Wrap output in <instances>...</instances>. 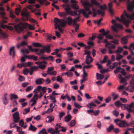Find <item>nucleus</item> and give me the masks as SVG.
Here are the masks:
<instances>
[{
	"label": "nucleus",
	"mask_w": 134,
	"mask_h": 134,
	"mask_svg": "<svg viewBox=\"0 0 134 134\" xmlns=\"http://www.w3.org/2000/svg\"><path fill=\"white\" fill-rule=\"evenodd\" d=\"M72 8L74 10H77L79 9V6L75 3H72L71 4Z\"/></svg>",
	"instance_id": "nucleus-24"
},
{
	"label": "nucleus",
	"mask_w": 134,
	"mask_h": 134,
	"mask_svg": "<svg viewBox=\"0 0 134 134\" xmlns=\"http://www.w3.org/2000/svg\"><path fill=\"white\" fill-rule=\"evenodd\" d=\"M99 8L101 10H104L107 8V7L105 4H104L103 5H100Z\"/></svg>",
	"instance_id": "nucleus-49"
},
{
	"label": "nucleus",
	"mask_w": 134,
	"mask_h": 134,
	"mask_svg": "<svg viewBox=\"0 0 134 134\" xmlns=\"http://www.w3.org/2000/svg\"><path fill=\"white\" fill-rule=\"evenodd\" d=\"M116 60L118 61L123 57V56L120 54H118L116 56Z\"/></svg>",
	"instance_id": "nucleus-57"
},
{
	"label": "nucleus",
	"mask_w": 134,
	"mask_h": 134,
	"mask_svg": "<svg viewBox=\"0 0 134 134\" xmlns=\"http://www.w3.org/2000/svg\"><path fill=\"white\" fill-rule=\"evenodd\" d=\"M100 113V111L99 110H96L93 111V113L94 115L95 116L97 115Z\"/></svg>",
	"instance_id": "nucleus-62"
},
{
	"label": "nucleus",
	"mask_w": 134,
	"mask_h": 134,
	"mask_svg": "<svg viewBox=\"0 0 134 134\" xmlns=\"http://www.w3.org/2000/svg\"><path fill=\"white\" fill-rule=\"evenodd\" d=\"M12 52L13 53L12 57L13 58H14L16 54V52L14 50V47H12L10 48L9 51V54L10 55H12Z\"/></svg>",
	"instance_id": "nucleus-17"
},
{
	"label": "nucleus",
	"mask_w": 134,
	"mask_h": 134,
	"mask_svg": "<svg viewBox=\"0 0 134 134\" xmlns=\"http://www.w3.org/2000/svg\"><path fill=\"white\" fill-rule=\"evenodd\" d=\"M103 34H99L98 35L96 36V37L98 39H99L100 40L103 39Z\"/></svg>",
	"instance_id": "nucleus-50"
},
{
	"label": "nucleus",
	"mask_w": 134,
	"mask_h": 134,
	"mask_svg": "<svg viewBox=\"0 0 134 134\" xmlns=\"http://www.w3.org/2000/svg\"><path fill=\"white\" fill-rule=\"evenodd\" d=\"M76 11L77 12H79V14H80L81 13H82L85 17L87 18H88L89 17V16L88 15L87 13L85 11L84 9H82Z\"/></svg>",
	"instance_id": "nucleus-14"
},
{
	"label": "nucleus",
	"mask_w": 134,
	"mask_h": 134,
	"mask_svg": "<svg viewBox=\"0 0 134 134\" xmlns=\"http://www.w3.org/2000/svg\"><path fill=\"white\" fill-rule=\"evenodd\" d=\"M134 103L132 102L127 105V110L129 112H132L134 114Z\"/></svg>",
	"instance_id": "nucleus-8"
},
{
	"label": "nucleus",
	"mask_w": 134,
	"mask_h": 134,
	"mask_svg": "<svg viewBox=\"0 0 134 134\" xmlns=\"http://www.w3.org/2000/svg\"><path fill=\"white\" fill-rule=\"evenodd\" d=\"M21 15L22 16H25L27 18L29 17V12H21Z\"/></svg>",
	"instance_id": "nucleus-28"
},
{
	"label": "nucleus",
	"mask_w": 134,
	"mask_h": 134,
	"mask_svg": "<svg viewBox=\"0 0 134 134\" xmlns=\"http://www.w3.org/2000/svg\"><path fill=\"white\" fill-rule=\"evenodd\" d=\"M131 126L133 128H134V121H131L129 124H128L127 125V126Z\"/></svg>",
	"instance_id": "nucleus-64"
},
{
	"label": "nucleus",
	"mask_w": 134,
	"mask_h": 134,
	"mask_svg": "<svg viewBox=\"0 0 134 134\" xmlns=\"http://www.w3.org/2000/svg\"><path fill=\"white\" fill-rule=\"evenodd\" d=\"M25 80V79L24 77L23 76L19 75V77L18 79V80L20 81H24Z\"/></svg>",
	"instance_id": "nucleus-59"
},
{
	"label": "nucleus",
	"mask_w": 134,
	"mask_h": 134,
	"mask_svg": "<svg viewBox=\"0 0 134 134\" xmlns=\"http://www.w3.org/2000/svg\"><path fill=\"white\" fill-rule=\"evenodd\" d=\"M120 28L122 29L123 28L122 26L119 24L115 23L114 26H111V29L113 30L115 32H118V30L116 28Z\"/></svg>",
	"instance_id": "nucleus-9"
},
{
	"label": "nucleus",
	"mask_w": 134,
	"mask_h": 134,
	"mask_svg": "<svg viewBox=\"0 0 134 134\" xmlns=\"http://www.w3.org/2000/svg\"><path fill=\"white\" fill-rule=\"evenodd\" d=\"M132 4L128 5L127 7V10L130 12H132L133 8H134V0L132 1Z\"/></svg>",
	"instance_id": "nucleus-16"
},
{
	"label": "nucleus",
	"mask_w": 134,
	"mask_h": 134,
	"mask_svg": "<svg viewBox=\"0 0 134 134\" xmlns=\"http://www.w3.org/2000/svg\"><path fill=\"white\" fill-rule=\"evenodd\" d=\"M54 22L55 23V29H56L58 27L61 26L60 24L61 23V20L58 19L57 18H54Z\"/></svg>",
	"instance_id": "nucleus-10"
},
{
	"label": "nucleus",
	"mask_w": 134,
	"mask_h": 134,
	"mask_svg": "<svg viewBox=\"0 0 134 134\" xmlns=\"http://www.w3.org/2000/svg\"><path fill=\"white\" fill-rule=\"evenodd\" d=\"M42 48H44L45 50L46 51L47 53H49L51 52V49H50V46L49 45H47L46 46H43Z\"/></svg>",
	"instance_id": "nucleus-22"
},
{
	"label": "nucleus",
	"mask_w": 134,
	"mask_h": 134,
	"mask_svg": "<svg viewBox=\"0 0 134 134\" xmlns=\"http://www.w3.org/2000/svg\"><path fill=\"white\" fill-rule=\"evenodd\" d=\"M97 14L99 15H101L102 16H103L104 15L105 12L104 11H101L100 10L98 9L97 10Z\"/></svg>",
	"instance_id": "nucleus-39"
},
{
	"label": "nucleus",
	"mask_w": 134,
	"mask_h": 134,
	"mask_svg": "<svg viewBox=\"0 0 134 134\" xmlns=\"http://www.w3.org/2000/svg\"><path fill=\"white\" fill-rule=\"evenodd\" d=\"M120 66L117 67L116 68V69L114 71V72L115 74H117L119 72H120Z\"/></svg>",
	"instance_id": "nucleus-52"
},
{
	"label": "nucleus",
	"mask_w": 134,
	"mask_h": 134,
	"mask_svg": "<svg viewBox=\"0 0 134 134\" xmlns=\"http://www.w3.org/2000/svg\"><path fill=\"white\" fill-rule=\"evenodd\" d=\"M124 13L125 16L127 18L131 19L134 20V13H133L131 15L127 14L125 10H124Z\"/></svg>",
	"instance_id": "nucleus-13"
},
{
	"label": "nucleus",
	"mask_w": 134,
	"mask_h": 134,
	"mask_svg": "<svg viewBox=\"0 0 134 134\" xmlns=\"http://www.w3.org/2000/svg\"><path fill=\"white\" fill-rule=\"evenodd\" d=\"M63 6H65L66 7V8H65V11H66V13H65L64 12H59L58 13V15L62 17H65L67 15H68V14H70V13H68L66 11V9L68 8L69 7L70 9V6L68 4L67 5H65L64 4L63 5Z\"/></svg>",
	"instance_id": "nucleus-7"
},
{
	"label": "nucleus",
	"mask_w": 134,
	"mask_h": 134,
	"mask_svg": "<svg viewBox=\"0 0 134 134\" xmlns=\"http://www.w3.org/2000/svg\"><path fill=\"white\" fill-rule=\"evenodd\" d=\"M25 26H28L30 30H33L35 29L34 27L31 25L28 24L26 23H23L22 22H20L19 24L15 25L14 27L17 33H20L23 30L24 28H25Z\"/></svg>",
	"instance_id": "nucleus-1"
},
{
	"label": "nucleus",
	"mask_w": 134,
	"mask_h": 134,
	"mask_svg": "<svg viewBox=\"0 0 134 134\" xmlns=\"http://www.w3.org/2000/svg\"><path fill=\"white\" fill-rule=\"evenodd\" d=\"M80 2L83 5L85 10L88 11L89 10V7H92V4H91L88 0H81Z\"/></svg>",
	"instance_id": "nucleus-2"
},
{
	"label": "nucleus",
	"mask_w": 134,
	"mask_h": 134,
	"mask_svg": "<svg viewBox=\"0 0 134 134\" xmlns=\"http://www.w3.org/2000/svg\"><path fill=\"white\" fill-rule=\"evenodd\" d=\"M33 88V87L32 86H28L26 89L25 91L26 92H28Z\"/></svg>",
	"instance_id": "nucleus-53"
},
{
	"label": "nucleus",
	"mask_w": 134,
	"mask_h": 134,
	"mask_svg": "<svg viewBox=\"0 0 134 134\" xmlns=\"http://www.w3.org/2000/svg\"><path fill=\"white\" fill-rule=\"evenodd\" d=\"M47 89V88L46 87H43L41 88V92L43 94H44L46 92Z\"/></svg>",
	"instance_id": "nucleus-48"
},
{
	"label": "nucleus",
	"mask_w": 134,
	"mask_h": 134,
	"mask_svg": "<svg viewBox=\"0 0 134 134\" xmlns=\"http://www.w3.org/2000/svg\"><path fill=\"white\" fill-rule=\"evenodd\" d=\"M41 133H42V134H47L46 130L45 128H43L40 130L38 133V134H41Z\"/></svg>",
	"instance_id": "nucleus-35"
},
{
	"label": "nucleus",
	"mask_w": 134,
	"mask_h": 134,
	"mask_svg": "<svg viewBox=\"0 0 134 134\" xmlns=\"http://www.w3.org/2000/svg\"><path fill=\"white\" fill-rule=\"evenodd\" d=\"M118 64L116 62H114L113 64V66L110 65V68L112 69L115 68V67L117 66Z\"/></svg>",
	"instance_id": "nucleus-46"
},
{
	"label": "nucleus",
	"mask_w": 134,
	"mask_h": 134,
	"mask_svg": "<svg viewBox=\"0 0 134 134\" xmlns=\"http://www.w3.org/2000/svg\"><path fill=\"white\" fill-rule=\"evenodd\" d=\"M66 19L67 20L66 21H65L64 19L61 20V26L64 27L65 26L66 24H67L69 25H70L73 22L72 18L70 16H69L68 18H66Z\"/></svg>",
	"instance_id": "nucleus-3"
},
{
	"label": "nucleus",
	"mask_w": 134,
	"mask_h": 134,
	"mask_svg": "<svg viewBox=\"0 0 134 134\" xmlns=\"http://www.w3.org/2000/svg\"><path fill=\"white\" fill-rule=\"evenodd\" d=\"M114 122L117 125L120 127H125L126 126H127V125H128L125 121L121 120L118 119L115 120Z\"/></svg>",
	"instance_id": "nucleus-4"
},
{
	"label": "nucleus",
	"mask_w": 134,
	"mask_h": 134,
	"mask_svg": "<svg viewBox=\"0 0 134 134\" xmlns=\"http://www.w3.org/2000/svg\"><path fill=\"white\" fill-rule=\"evenodd\" d=\"M32 45L36 47H41L42 48L43 47V46L39 43H33Z\"/></svg>",
	"instance_id": "nucleus-32"
},
{
	"label": "nucleus",
	"mask_w": 134,
	"mask_h": 134,
	"mask_svg": "<svg viewBox=\"0 0 134 134\" xmlns=\"http://www.w3.org/2000/svg\"><path fill=\"white\" fill-rule=\"evenodd\" d=\"M72 117L70 114H68L65 117V122L69 121L71 119Z\"/></svg>",
	"instance_id": "nucleus-19"
},
{
	"label": "nucleus",
	"mask_w": 134,
	"mask_h": 134,
	"mask_svg": "<svg viewBox=\"0 0 134 134\" xmlns=\"http://www.w3.org/2000/svg\"><path fill=\"white\" fill-rule=\"evenodd\" d=\"M130 36V35H128L121 38V43L125 44H126L127 43L128 39Z\"/></svg>",
	"instance_id": "nucleus-11"
},
{
	"label": "nucleus",
	"mask_w": 134,
	"mask_h": 134,
	"mask_svg": "<svg viewBox=\"0 0 134 134\" xmlns=\"http://www.w3.org/2000/svg\"><path fill=\"white\" fill-rule=\"evenodd\" d=\"M92 106L94 107H96V105L94 103L92 102H90L87 105V107L89 109H91L92 108Z\"/></svg>",
	"instance_id": "nucleus-25"
},
{
	"label": "nucleus",
	"mask_w": 134,
	"mask_h": 134,
	"mask_svg": "<svg viewBox=\"0 0 134 134\" xmlns=\"http://www.w3.org/2000/svg\"><path fill=\"white\" fill-rule=\"evenodd\" d=\"M47 118H48L49 120H48V122H49L51 123L52 121L54 120V118L53 116H48L47 117Z\"/></svg>",
	"instance_id": "nucleus-51"
},
{
	"label": "nucleus",
	"mask_w": 134,
	"mask_h": 134,
	"mask_svg": "<svg viewBox=\"0 0 134 134\" xmlns=\"http://www.w3.org/2000/svg\"><path fill=\"white\" fill-rule=\"evenodd\" d=\"M39 53H37V55L39 56H40L42 54L46 52V51L45 49L43 48L40 49L39 50Z\"/></svg>",
	"instance_id": "nucleus-29"
},
{
	"label": "nucleus",
	"mask_w": 134,
	"mask_h": 134,
	"mask_svg": "<svg viewBox=\"0 0 134 134\" xmlns=\"http://www.w3.org/2000/svg\"><path fill=\"white\" fill-rule=\"evenodd\" d=\"M66 11L68 13H70V15L71 16H75L76 15L77 16V17L79 18V19L81 17V16L80 14H77V13L76 11H72L71 9H70L68 7L66 9Z\"/></svg>",
	"instance_id": "nucleus-6"
},
{
	"label": "nucleus",
	"mask_w": 134,
	"mask_h": 134,
	"mask_svg": "<svg viewBox=\"0 0 134 134\" xmlns=\"http://www.w3.org/2000/svg\"><path fill=\"white\" fill-rule=\"evenodd\" d=\"M86 58V63L87 64H90L92 61V59L90 56L87 55Z\"/></svg>",
	"instance_id": "nucleus-18"
},
{
	"label": "nucleus",
	"mask_w": 134,
	"mask_h": 134,
	"mask_svg": "<svg viewBox=\"0 0 134 134\" xmlns=\"http://www.w3.org/2000/svg\"><path fill=\"white\" fill-rule=\"evenodd\" d=\"M75 124V121L74 120H72L70 122V126H74Z\"/></svg>",
	"instance_id": "nucleus-54"
},
{
	"label": "nucleus",
	"mask_w": 134,
	"mask_h": 134,
	"mask_svg": "<svg viewBox=\"0 0 134 134\" xmlns=\"http://www.w3.org/2000/svg\"><path fill=\"white\" fill-rule=\"evenodd\" d=\"M54 68L53 67H48V70L47 71V73L49 74L51 72L50 71H53L54 70Z\"/></svg>",
	"instance_id": "nucleus-55"
},
{
	"label": "nucleus",
	"mask_w": 134,
	"mask_h": 134,
	"mask_svg": "<svg viewBox=\"0 0 134 134\" xmlns=\"http://www.w3.org/2000/svg\"><path fill=\"white\" fill-rule=\"evenodd\" d=\"M10 99L12 100L13 99H17L18 98V96L14 94H10Z\"/></svg>",
	"instance_id": "nucleus-33"
},
{
	"label": "nucleus",
	"mask_w": 134,
	"mask_h": 134,
	"mask_svg": "<svg viewBox=\"0 0 134 134\" xmlns=\"http://www.w3.org/2000/svg\"><path fill=\"white\" fill-rule=\"evenodd\" d=\"M14 123L12 122L10 124V128H14L15 127H17V126H18L16 125V124H14Z\"/></svg>",
	"instance_id": "nucleus-58"
},
{
	"label": "nucleus",
	"mask_w": 134,
	"mask_h": 134,
	"mask_svg": "<svg viewBox=\"0 0 134 134\" xmlns=\"http://www.w3.org/2000/svg\"><path fill=\"white\" fill-rule=\"evenodd\" d=\"M102 42L104 43H106V44L105 45V47H107L108 45H109L110 44H111L110 43H108L107 40L106 39L104 40Z\"/></svg>",
	"instance_id": "nucleus-60"
},
{
	"label": "nucleus",
	"mask_w": 134,
	"mask_h": 134,
	"mask_svg": "<svg viewBox=\"0 0 134 134\" xmlns=\"http://www.w3.org/2000/svg\"><path fill=\"white\" fill-rule=\"evenodd\" d=\"M121 19H120L119 17H116V19L117 20H118L119 21L123 22L125 19L124 18V15L123 14L121 16Z\"/></svg>",
	"instance_id": "nucleus-36"
},
{
	"label": "nucleus",
	"mask_w": 134,
	"mask_h": 134,
	"mask_svg": "<svg viewBox=\"0 0 134 134\" xmlns=\"http://www.w3.org/2000/svg\"><path fill=\"white\" fill-rule=\"evenodd\" d=\"M45 81V80L41 78H39L35 80V83L37 85H41Z\"/></svg>",
	"instance_id": "nucleus-15"
},
{
	"label": "nucleus",
	"mask_w": 134,
	"mask_h": 134,
	"mask_svg": "<svg viewBox=\"0 0 134 134\" xmlns=\"http://www.w3.org/2000/svg\"><path fill=\"white\" fill-rule=\"evenodd\" d=\"M114 129V126L112 124H111L108 128L107 129V130L108 132H110L112 130H113Z\"/></svg>",
	"instance_id": "nucleus-26"
},
{
	"label": "nucleus",
	"mask_w": 134,
	"mask_h": 134,
	"mask_svg": "<svg viewBox=\"0 0 134 134\" xmlns=\"http://www.w3.org/2000/svg\"><path fill=\"white\" fill-rule=\"evenodd\" d=\"M92 8V13H93V17H95L97 15V10H96L94 8V7L92 5V7H91Z\"/></svg>",
	"instance_id": "nucleus-30"
},
{
	"label": "nucleus",
	"mask_w": 134,
	"mask_h": 134,
	"mask_svg": "<svg viewBox=\"0 0 134 134\" xmlns=\"http://www.w3.org/2000/svg\"><path fill=\"white\" fill-rule=\"evenodd\" d=\"M109 45H110V46H109V45H108L107 47H107L108 48L110 49H114L115 48V46L114 45L111 44H111H110Z\"/></svg>",
	"instance_id": "nucleus-56"
},
{
	"label": "nucleus",
	"mask_w": 134,
	"mask_h": 134,
	"mask_svg": "<svg viewBox=\"0 0 134 134\" xmlns=\"http://www.w3.org/2000/svg\"><path fill=\"white\" fill-rule=\"evenodd\" d=\"M122 22L126 27L129 26V21L128 20H126L125 19Z\"/></svg>",
	"instance_id": "nucleus-44"
},
{
	"label": "nucleus",
	"mask_w": 134,
	"mask_h": 134,
	"mask_svg": "<svg viewBox=\"0 0 134 134\" xmlns=\"http://www.w3.org/2000/svg\"><path fill=\"white\" fill-rule=\"evenodd\" d=\"M111 96L113 97V100H115L117 99L119 97V95L116 94L114 92H113L112 93Z\"/></svg>",
	"instance_id": "nucleus-27"
},
{
	"label": "nucleus",
	"mask_w": 134,
	"mask_h": 134,
	"mask_svg": "<svg viewBox=\"0 0 134 134\" xmlns=\"http://www.w3.org/2000/svg\"><path fill=\"white\" fill-rule=\"evenodd\" d=\"M30 124V125L29 128V130L33 131H35L37 130V128L33 126L31 124Z\"/></svg>",
	"instance_id": "nucleus-23"
},
{
	"label": "nucleus",
	"mask_w": 134,
	"mask_h": 134,
	"mask_svg": "<svg viewBox=\"0 0 134 134\" xmlns=\"http://www.w3.org/2000/svg\"><path fill=\"white\" fill-rule=\"evenodd\" d=\"M3 102L4 104L6 105L8 103V101L7 98L5 97H4L2 98Z\"/></svg>",
	"instance_id": "nucleus-31"
},
{
	"label": "nucleus",
	"mask_w": 134,
	"mask_h": 134,
	"mask_svg": "<svg viewBox=\"0 0 134 134\" xmlns=\"http://www.w3.org/2000/svg\"><path fill=\"white\" fill-rule=\"evenodd\" d=\"M29 71L28 69L26 68L23 70V74L25 75H27L29 72Z\"/></svg>",
	"instance_id": "nucleus-63"
},
{
	"label": "nucleus",
	"mask_w": 134,
	"mask_h": 134,
	"mask_svg": "<svg viewBox=\"0 0 134 134\" xmlns=\"http://www.w3.org/2000/svg\"><path fill=\"white\" fill-rule=\"evenodd\" d=\"M19 113L18 111H17L13 114L12 117L13 119V121L14 123H16L19 122L20 120L19 117Z\"/></svg>",
	"instance_id": "nucleus-5"
},
{
	"label": "nucleus",
	"mask_w": 134,
	"mask_h": 134,
	"mask_svg": "<svg viewBox=\"0 0 134 134\" xmlns=\"http://www.w3.org/2000/svg\"><path fill=\"white\" fill-rule=\"evenodd\" d=\"M112 2H111L109 3L108 4V6L109 8V11L110 13V14H113V10L111 8L113 6Z\"/></svg>",
	"instance_id": "nucleus-20"
},
{
	"label": "nucleus",
	"mask_w": 134,
	"mask_h": 134,
	"mask_svg": "<svg viewBox=\"0 0 134 134\" xmlns=\"http://www.w3.org/2000/svg\"><path fill=\"white\" fill-rule=\"evenodd\" d=\"M103 20V18H101L98 21L94 20L93 23L94 24L97 23L98 25L100 24L101 22Z\"/></svg>",
	"instance_id": "nucleus-45"
},
{
	"label": "nucleus",
	"mask_w": 134,
	"mask_h": 134,
	"mask_svg": "<svg viewBox=\"0 0 134 134\" xmlns=\"http://www.w3.org/2000/svg\"><path fill=\"white\" fill-rule=\"evenodd\" d=\"M91 3L93 4H94L98 6H99L100 5V3L98 2L95 0H91Z\"/></svg>",
	"instance_id": "nucleus-34"
},
{
	"label": "nucleus",
	"mask_w": 134,
	"mask_h": 134,
	"mask_svg": "<svg viewBox=\"0 0 134 134\" xmlns=\"http://www.w3.org/2000/svg\"><path fill=\"white\" fill-rule=\"evenodd\" d=\"M123 51V49L122 48L120 47H119L118 48V49L116 51V53L117 54L121 53Z\"/></svg>",
	"instance_id": "nucleus-41"
},
{
	"label": "nucleus",
	"mask_w": 134,
	"mask_h": 134,
	"mask_svg": "<svg viewBox=\"0 0 134 134\" xmlns=\"http://www.w3.org/2000/svg\"><path fill=\"white\" fill-rule=\"evenodd\" d=\"M0 34L1 36L3 37L4 38H7L8 37L7 35L5 33L3 32L2 30L0 29Z\"/></svg>",
	"instance_id": "nucleus-37"
},
{
	"label": "nucleus",
	"mask_w": 134,
	"mask_h": 134,
	"mask_svg": "<svg viewBox=\"0 0 134 134\" xmlns=\"http://www.w3.org/2000/svg\"><path fill=\"white\" fill-rule=\"evenodd\" d=\"M104 77L103 75H102L98 73H96V77L97 80H101L103 79Z\"/></svg>",
	"instance_id": "nucleus-21"
},
{
	"label": "nucleus",
	"mask_w": 134,
	"mask_h": 134,
	"mask_svg": "<svg viewBox=\"0 0 134 134\" xmlns=\"http://www.w3.org/2000/svg\"><path fill=\"white\" fill-rule=\"evenodd\" d=\"M112 114L114 116L117 117L119 115V112L116 110H114L112 112Z\"/></svg>",
	"instance_id": "nucleus-40"
},
{
	"label": "nucleus",
	"mask_w": 134,
	"mask_h": 134,
	"mask_svg": "<svg viewBox=\"0 0 134 134\" xmlns=\"http://www.w3.org/2000/svg\"><path fill=\"white\" fill-rule=\"evenodd\" d=\"M114 104L118 108L120 107L122 104V103L119 100H118L115 102Z\"/></svg>",
	"instance_id": "nucleus-38"
},
{
	"label": "nucleus",
	"mask_w": 134,
	"mask_h": 134,
	"mask_svg": "<svg viewBox=\"0 0 134 134\" xmlns=\"http://www.w3.org/2000/svg\"><path fill=\"white\" fill-rule=\"evenodd\" d=\"M65 115V113L63 111L59 113V117L60 120L61 119V118H62Z\"/></svg>",
	"instance_id": "nucleus-47"
},
{
	"label": "nucleus",
	"mask_w": 134,
	"mask_h": 134,
	"mask_svg": "<svg viewBox=\"0 0 134 134\" xmlns=\"http://www.w3.org/2000/svg\"><path fill=\"white\" fill-rule=\"evenodd\" d=\"M9 16L11 18L14 19L16 22H19V19L16 18V16L14 14V13L12 11H10V12Z\"/></svg>",
	"instance_id": "nucleus-12"
},
{
	"label": "nucleus",
	"mask_w": 134,
	"mask_h": 134,
	"mask_svg": "<svg viewBox=\"0 0 134 134\" xmlns=\"http://www.w3.org/2000/svg\"><path fill=\"white\" fill-rule=\"evenodd\" d=\"M30 111V108H26L23 111V113L25 115L27 113L29 112Z\"/></svg>",
	"instance_id": "nucleus-61"
},
{
	"label": "nucleus",
	"mask_w": 134,
	"mask_h": 134,
	"mask_svg": "<svg viewBox=\"0 0 134 134\" xmlns=\"http://www.w3.org/2000/svg\"><path fill=\"white\" fill-rule=\"evenodd\" d=\"M37 57H35L34 55H29V59H33L35 61H37L38 60V59H37Z\"/></svg>",
	"instance_id": "nucleus-43"
},
{
	"label": "nucleus",
	"mask_w": 134,
	"mask_h": 134,
	"mask_svg": "<svg viewBox=\"0 0 134 134\" xmlns=\"http://www.w3.org/2000/svg\"><path fill=\"white\" fill-rule=\"evenodd\" d=\"M0 15H1L2 18L3 19H7L8 18L4 16L5 15V13L3 12H0Z\"/></svg>",
	"instance_id": "nucleus-42"
}]
</instances>
